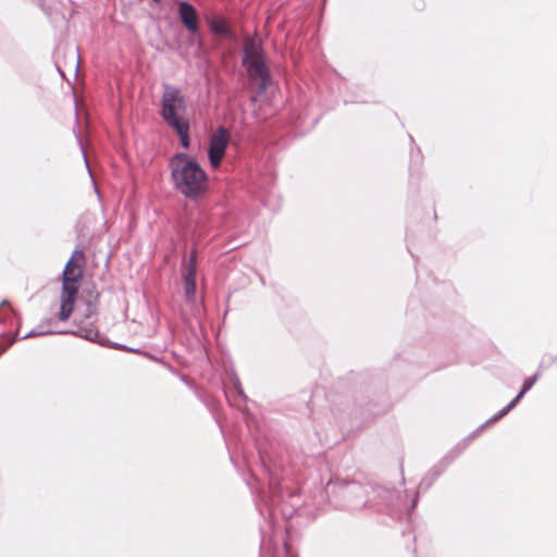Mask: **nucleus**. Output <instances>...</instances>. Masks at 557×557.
<instances>
[{
	"mask_svg": "<svg viewBox=\"0 0 557 557\" xmlns=\"http://www.w3.org/2000/svg\"><path fill=\"white\" fill-rule=\"evenodd\" d=\"M211 29L221 35H225L227 33L226 23L222 20L212 21Z\"/></svg>",
	"mask_w": 557,
	"mask_h": 557,
	"instance_id": "obj_11",
	"label": "nucleus"
},
{
	"mask_svg": "<svg viewBox=\"0 0 557 557\" xmlns=\"http://www.w3.org/2000/svg\"><path fill=\"white\" fill-rule=\"evenodd\" d=\"M96 313V306L92 305V304H88L87 305V318H89L90 315L95 314Z\"/></svg>",
	"mask_w": 557,
	"mask_h": 557,
	"instance_id": "obj_12",
	"label": "nucleus"
},
{
	"mask_svg": "<svg viewBox=\"0 0 557 557\" xmlns=\"http://www.w3.org/2000/svg\"><path fill=\"white\" fill-rule=\"evenodd\" d=\"M536 380V376L532 377V379H528L524 381L523 383V386H522V389L520 391V393L516 396V398H513L499 413L498 416L495 418L498 419L503 416H505L507 412H509L516 405L517 403L520 400V398L533 386L534 382Z\"/></svg>",
	"mask_w": 557,
	"mask_h": 557,
	"instance_id": "obj_8",
	"label": "nucleus"
},
{
	"mask_svg": "<svg viewBox=\"0 0 557 557\" xmlns=\"http://www.w3.org/2000/svg\"><path fill=\"white\" fill-rule=\"evenodd\" d=\"M83 259L84 253L81 250H75L63 270L59 312V319L61 321H66L73 312L74 304L78 294L79 282L83 278L84 273Z\"/></svg>",
	"mask_w": 557,
	"mask_h": 557,
	"instance_id": "obj_2",
	"label": "nucleus"
},
{
	"mask_svg": "<svg viewBox=\"0 0 557 557\" xmlns=\"http://www.w3.org/2000/svg\"><path fill=\"white\" fill-rule=\"evenodd\" d=\"M172 128L178 135L183 148L188 149L189 146H190L189 122L176 125V126H174Z\"/></svg>",
	"mask_w": 557,
	"mask_h": 557,
	"instance_id": "obj_9",
	"label": "nucleus"
},
{
	"mask_svg": "<svg viewBox=\"0 0 557 557\" xmlns=\"http://www.w3.org/2000/svg\"><path fill=\"white\" fill-rule=\"evenodd\" d=\"M187 102L182 91L172 85H164V91L161 98L160 114L164 122L170 126L189 122L185 116Z\"/></svg>",
	"mask_w": 557,
	"mask_h": 557,
	"instance_id": "obj_3",
	"label": "nucleus"
},
{
	"mask_svg": "<svg viewBox=\"0 0 557 557\" xmlns=\"http://www.w3.org/2000/svg\"><path fill=\"white\" fill-rule=\"evenodd\" d=\"M230 139V132L224 127H219L210 137L208 158L213 169H218L220 166Z\"/></svg>",
	"mask_w": 557,
	"mask_h": 557,
	"instance_id": "obj_5",
	"label": "nucleus"
},
{
	"mask_svg": "<svg viewBox=\"0 0 557 557\" xmlns=\"http://www.w3.org/2000/svg\"><path fill=\"white\" fill-rule=\"evenodd\" d=\"M178 14L182 23L190 33H196L198 29L197 13L195 8L188 2H181Z\"/></svg>",
	"mask_w": 557,
	"mask_h": 557,
	"instance_id": "obj_6",
	"label": "nucleus"
},
{
	"mask_svg": "<svg viewBox=\"0 0 557 557\" xmlns=\"http://www.w3.org/2000/svg\"><path fill=\"white\" fill-rule=\"evenodd\" d=\"M77 334H78V336L86 338L88 341H96L98 338V332L95 329H92L91 326L81 327L77 331Z\"/></svg>",
	"mask_w": 557,
	"mask_h": 557,
	"instance_id": "obj_10",
	"label": "nucleus"
},
{
	"mask_svg": "<svg viewBox=\"0 0 557 557\" xmlns=\"http://www.w3.org/2000/svg\"><path fill=\"white\" fill-rule=\"evenodd\" d=\"M171 178L174 188L186 198L196 199L208 188V175L191 156L178 152L170 160Z\"/></svg>",
	"mask_w": 557,
	"mask_h": 557,
	"instance_id": "obj_1",
	"label": "nucleus"
},
{
	"mask_svg": "<svg viewBox=\"0 0 557 557\" xmlns=\"http://www.w3.org/2000/svg\"><path fill=\"white\" fill-rule=\"evenodd\" d=\"M244 65L250 78L260 82L262 89L269 82V71L264 63L261 42L258 37H246L244 41Z\"/></svg>",
	"mask_w": 557,
	"mask_h": 557,
	"instance_id": "obj_4",
	"label": "nucleus"
},
{
	"mask_svg": "<svg viewBox=\"0 0 557 557\" xmlns=\"http://www.w3.org/2000/svg\"><path fill=\"white\" fill-rule=\"evenodd\" d=\"M156 2H158V0H154Z\"/></svg>",
	"mask_w": 557,
	"mask_h": 557,
	"instance_id": "obj_13",
	"label": "nucleus"
},
{
	"mask_svg": "<svg viewBox=\"0 0 557 557\" xmlns=\"http://www.w3.org/2000/svg\"><path fill=\"white\" fill-rule=\"evenodd\" d=\"M185 294L187 299H194L196 294V268L194 260L190 261L187 273L185 275Z\"/></svg>",
	"mask_w": 557,
	"mask_h": 557,
	"instance_id": "obj_7",
	"label": "nucleus"
}]
</instances>
